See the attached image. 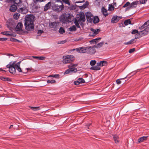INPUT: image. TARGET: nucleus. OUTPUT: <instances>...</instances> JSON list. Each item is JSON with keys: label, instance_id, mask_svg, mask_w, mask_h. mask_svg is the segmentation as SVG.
Returning <instances> with one entry per match:
<instances>
[{"label": "nucleus", "instance_id": "f257e3e1", "mask_svg": "<svg viewBox=\"0 0 149 149\" xmlns=\"http://www.w3.org/2000/svg\"><path fill=\"white\" fill-rule=\"evenodd\" d=\"M35 17L32 15H28L26 16L24 25L26 30L29 31H32L34 27V22L35 20Z\"/></svg>", "mask_w": 149, "mask_h": 149}, {"label": "nucleus", "instance_id": "f03ea898", "mask_svg": "<svg viewBox=\"0 0 149 149\" xmlns=\"http://www.w3.org/2000/svg\"><path fill=\"white\" fill-rule=\"evenodd\" d=\"M14 63H13L12 62H10L9 63L6 65V67L9 68V72L13 74L15 73L16 69L19 72H22L21 68H19L17 65L15 66Z\"/></svg>", "mask_w": 149, "mask_h": 149}, {"label": "nucleus", "instance_id": "7ed1b4c3", "mask_svg": "<svg viewBox=\"0 0 149 149\" xmlns=\"http://www.w3.org/2000/svg\"><path fill=\"white\" fill-rule=\"evenodd\" d=\"M74 60V57L73 55H68L64 56L63 57V63L66 64L70 63Z\"/></svg>", "mask_w": 149, "mask_h": 149}, {"label": "nucleus", "instance_id": "20e7f679", "mask_svg": "<svg viewBox=\"0 0 149 149\" xmlns=\"http://www.w3.org/2000/svg\"><path fill=\"white\" fill-rule=\"evenodd\" d=\"M59 4H53L52 6V8L53 10L57 12H59L63 10L64 6L63 5L62 2L59 1Z\"/></svg>", "mask_w": 149, "mask_h": 149}, {"label": "nucleus", "instance_id": "39448f33", "mask_svg": "<svg viewBox=\"0 0 149 149\" xmlns=\"http://www.w3.org/2000/svg\"><path fill=\"white\" fill-rule=\"evenodd\" d=\"M72 17L68 13H65L63 15V19L64 22H70L72 19Z\"/></svg>", "mask_w": 149, "mask_h": 149}, {"label": "nucleus", "instance_id": "423d86ee", "mask_svg": "<svg viewBox=\"0 0 149 149\" xmlns=\"http://www.w3.org/2000/svg\"><path fill=\"white\" fill-rule=\"evenodd\" d=\"M86 53L90 54H93L96 52L95 47H93L88 46L87 48Z\"/></svg>", "mask_w": 149, "mask_h": 149}, {"label": "nucleus", "instance_id": "0eeeda50", "mask_svg": "<svg viewBox=\"0 0 149 149\" xmlns=\"http://www.w3.org/2000/svg\"><path fill=\"white\" fill-rule=\"evenodd\" d=\"M87 47H80L73 49V50H76L77 52L80 53H86Z\"/></svg>", "mask_w": 149, "mask_h": 149}, {"label": "nucleus", "instance_id": "6e6552de", "mask_svg": "<svg viewBox=\"0 0 149 149\" xmlns=\"http://www.w3.org/2000/svg\"><path fill=\"white\" fill-rule=\"evenodd\" d=\"M149 33V27H147L143 31L139 32L140 37H142L148 34Z\"/></svg>", "mask_w": 149, "mask_h": 149}, {"label": "nucleus", "instance_id": "1a4fd4ad", "mask_svg": "<svg viewBox=\"0 0 149 149\" xmlns=\"http://www.w3.org/2000/svg\"><path fill=\"white\" fill-rule=\"evenodd\" d=\"M91 32L90 33V35L92 36H95L98 34L100 31V29H95L93 28H91Z\"/></svg>", "mask_w": 149, "mask_h": 149}, {"label": "nucleus", "instance_id": "9d476101", "mask_svg": "<svg viewBox=\"0 0 149 149\" xmlns=\"http://www.w3.org/2000/svg\"><path fill=\"white\" fill-rule=\"evenodd\" d=\"M122 18L120 16H113L111 19V22L113 23H116Z\"/></svg>", "mask_w": 149, "mask_h": 149}, {"label": "nucleus", "instance_id": "9b49d317", "mask_svg": "<svg viewBox=\"0 0 149 149\" xmlns=\"http://www.w3.org/2000/svg\"><path fill=\"white\" fill-rule=\"evenodd\" d=\"M58 22H54L49 23V26L51 28H53L54 30H56V28L58 26Z\"/></svg>", "mask_w": 149, "mask_h": 149}, {"label": "nucleus", "instance_id": "f8f14e48", "mask_svg": "<svg viewBox=\"0 0 149 149\" xmlns=\"http://www.w3.org/2000/svg\"><path fill=\"white\" fill-rule=\"evenodd\" d=\"M23 25L21 23H18L15 28V30L17 31H19L22 30Z\"/></svg>", "mask_w": 149, "mask_h": 149}, {"label": "nucleus", "instance_id": "ddd939ff", "mask_svg": "<svg viewBox=\"0 0 149 149\" xmlns=\"http://www.w3.org/2000/svg\"><path fill=\"white\" fill-rule=\"evenodd\" d=\"M86 19L84 13H81L80 14V17L78 21L79 22L80 21H81L82 22H84L85 21Z\"/></svg>", "mask_w": 149, "mask_h": 149}, {"label": "nucleus", "instance_id": "4468645a", "mask_svg": "<svg viewBox=\"0 0 149 149\" xmlns=\"http://www.w3.org/2000/svg\"><path fill=\"white\" fill-rule=\"evenodd\" d=\"M97 65L100 66H106L107 65V62L106 61H102L97 63Z\"/></svg>", "mask_w": 149, "mask_h": 149}, {"label": "nucleus", "instance_id": "2eb2a0df", "mask_svg": "<svg viewBox=\"0 0 149 149\" xmlns=\"http://www.w3.org/2000/svg\"><path fill=\"white\" fill-rule=\"evenodd\" d=\"M1 33L2 34L6 36H13V37H15L16 36V34H13V33H10V32L8 31H5L1 32Z\"/></svg>", "mask_w": 149, "mask_h": 149}, {"label": "nucleus", "instance_id": "dca6fc26", "mask_svg": "<svg viewBox=\"0 0 149 149\" xmlns=\"http://www.w3.org/2000/svg\"><path fill=\"white\" fill-rule=\"evenodd\" d=\"M17 8V5L15 4H14L10 6V10L11 12H14L16 10Z\"/></svg>", "mask_w": 149, "mask_h": 149}, {"label": "nucleus", "instance_id": "f3484780", "mask_svg": "<svg viewBox=\"0 0 149 149\" xmlns=\"http://www.w3.org/2000/svg\"><path fill=\"white\" fill-rule=\"evenodd\" d=\"M51 6V2H49L44 7V11H46L48 10L50 8Z\"/></svg>", "mask_w": 149, "mask_h": 149}, {"label": "nucleus", "instance_id": "a211bd4d", "mask_svg": "<svg viewBox=\"0 0 149 149\" xmlns=\"http://www.w3.org/2000/svg\"><path fill=\"white\" fill-rule=\"evenodd\" d=\"M148 137L143 136L140 138L138 140V142L140 143L146 141Z\"/></svg>", "mask_w": 149, "mask_h": 149}, {"label": "nucleus", "instance_id": "6ab92c4d", "mask_svg": "<svg viewBox=\"0 0 149 149\" xmlns=\"http://www.w3.org/2000/svg\"><path fill=\"white\" fill-rule=\"evenodd\" d=\"M19 11L22 13H25L27 12V10L24 7L21 8L19 9Z\"/></svg>", "mask_w": 149, "mask_h": 149}, {"label": "nucleus", "instance_id": "aec40b11", "mask_svg": "<svg viewBox=\"0 0 149 149\" xmlns=\"http://www.w3.org/2000/svg\"><path fill=\"white\" fill-rule=\"evenodd\" d=\"M136 41V40L135 39H132L129 42H125L124 44L125 45L132 44L135 43Z\"/></svg>", "mask_w": 149, "mask_h": 149}, {"label": "nucleus", "instance_id": "412c9836", "mask_svg": "<svg viewBox=\"0 0 149 149\" xmlns=\"http://www.w3.org/2000/svg\"><path fill=\"white\" fill-rule=\"evenodd\" d=\"M113 136L114 140L115 142L116 143H118L119 141L118 136L117 135L115 134L113 135Z\"/></svg>", "mask_w": 149, "mask_h": 149}, {"label": "nucleus", "instance_id": "4be33fe9", "mask_svg": "<svg viewBox=\"0 0 149 149\" xmlns=\"http://www.w3.org/2000/svg\"><path fill=\"white\" fill-rule=\"evenodd\" d=\"M104 43V42H101L97 45H95L94 46L95 48H100L103 45Z\"/></svg>", "mask_w": 149, "mask_h": 149}, {"label": "nucleus", "instance_id": "5701e85b", "mask_svg": "<svg viewBox=\"0 0 149 149\" xmlns=\"http://www.w3.org/2000/svg\"><path fill=\"white\" fill-rule=\"evenodd\" d=\"M107 10L104 7L102 8V12L103 14L105 16H106L108 15L107 13Z\"/></svg>", "mask_w": 149, "mask_h": 149}, {"label": "nucleus", "instance_id": "b1692460", "mask_svg": "<svg viewBox=\"0 0 149 149\" xmlns=\"http://www.w3.org/2000/svg\"><path fill=\"white\" fill-rule=\"evenodd\" d=\"M90 69L93 70H99L100 69V68L99 66H98L96 64V65L91 67L90 68Z\"/></svg>", "mask_w": 149, "mask_h": 149}, {"label": "nucleus", "instance_id": "393cba45", "mask_svg": "<svg viewBox=\"0 0 149 149\" xmlns=\"http://www.w3.org/2000/svg\"><path fill=\"white\" fill-rule=\"evenodd\" d=\"M137 4V1H135L132 3L130 4V6L128 7L129 9L134 8V6L136 5Z\"/></svg>", "mask_w": 149, "mask_h": 149}, {"label": "nucleus", "instance_id": "a878e982", "mask_svg": "<svg viewBox=\"0 0 149 149\" xmlns=\"http://www.w3.org/2000/svg\"><path fill=\"white\" fill-rule=\"evenodd\" d=\"M99 21V19L98 17L96 16L94 17L93 22L94 23H97Z\"/></svg>", "mask_w": 149, "mask_h": 149}, {"label": "nucleus", "instance_id": "bb28decb", "mask_svg": "<svg viewBox=\"0 0 149 149\" xmlns=\"http://www.w3.org/2000/svg\"><path fill=\"white\" fill-rule=\"evenodd\" d=\"M124 24L125 26L127 25L128 24H132L130 19L126 20L124 22Z\"/></svg>", "mask_w": 149, "mask_h": 149}, {"label": "nucleus", "instance_id": "cd10ccee", "mask_svg": "<svg viewBox=\"0 0 149 149\" xmlns=\"http://www.w3.org/2000/svg\"><path fill=\"white\" fill-rule=\"evenodd\" d=\"M101 39V38H98L93 39L90 41V42L91 43H96L97 42H98V40H100Z\"/></svg>", "mask_w": 149, "mask_h": 149}, {"label": "nucleus", "instance_id": "c85d7f7f", "mask_svg": "<svg viewBox=\"0 0 149 149\" xmlns=\"http://www.w3.org/2000/svg\"><path fill=\"white\" fill-rule=\"evenodd\" d=\"M94 17L92 15L91 16L87 18V19L88 22H93V18Z\"/></svg>", "mask_w": 149, "mask_h": 149}, {"label": "nucleus", "instance_id": "c756f323", "mask_svg": "<svg viewBox=\"0 0 149 149\" xmlns=\"http://www.w3.org/2000/svg\"><path fill=\"white\" fill-rule=\"evenodd\" d=\"M70 70L71 72H76L77 71V69L76 68L74 67H69Z\"/></svg>", "mask_w": 149, "mask_h": 149}, {"label": "nucleus", "instance_id": "7c9ffc66", "mask_svg": "<svg viewBox=\"0 0 149 149\" xmlns=\"http://www.w3.org/2000/svg\"><path fill=\"white\" fill-rule=\"evenodd\" d=\"M20 15V14L18 13L14 14L13 15L14 18L15 19H17L19 18Z\"/></svg>", "mask_w": 149, "mask_h": 149}, {"label": "nucleus", "instance_id": "2f4dec72", "mask_svg": "<svg viewBox=\"0 0 149 149\" xmlns=\"http://www.w3.org/2000/svg\"><path fill=\"white\" fill-rule=\"evenodd\" d=\"M69 30L70 31H75L76 30V28L75 26H73L69 28Z\"/></svg>", "mask_w": 149, "mask_h": 149}, {"label": "nucleus", "instance_id": "473e14b6", "mask_svg": "<svg viewBox=\"0 0 149 149\" xmlns=\"http://www.w3.org/2000/svg\"><path fill=\"white\" fill-rule=\"evenodd\" d=\"M0 79L1 80L5 81H8L10 80V79L8 78H5L2 77H0Z\"/></svg>", "mask_w": 149, "mask_h": 149}, {"label": "nucleus", "instance_id": "72a5a7b5", "mask_svg": "<svg viewBox=\"0 0 149 149\" xmlns=\"http://www.w3.org/2000/svg\"><path fill=\"white\" fill-rule=\"evenodd\" d=\"M30 108L34 111H36L39 109V107H30Z\"/></svg>", "mask_w": 149, "mask_h": 149}, {"label": "nucleus", "instance_id": "f704fd0d", "mask_svg": "<svg viewBox=\"0 0 149 149\" xmlns=\"http://www.w3.org/2000/svg\"><path fill=\"white\" fill-rule=\"evenodd\" d=\"M88 4H85L83 5V6H80V8L81 9H84L85 8L87 7Z\"/></svg>", "mask_w": 149, "mask_h": 149}, {"label": "nucleus", "instance_id": "c9c22d12", "mask_svg": "<svg viewBox=\"0 0 149 149\" xmlns=\"http://www.w3.org/2000/svg\"><path fill=\"white\" fill-rule=\"evenodd\" d=\"M59 31L60 33L63 34L65 32V30L63 28L61 27L59 30Z\"/></svg>", "mask_w": 149, "mask_h": 149}, {"label": "nucleus", "instance_id": "e433bc0d", "mask_svg": "<svg viewBox=\"0 0 149 149\" xmlns=\"http://www.w3.org/2000/svg\"><path fill=\"white\" fill-rule=\"evenodd\" d=\"M96 63V61L95 60H92L90 62V64L91 66L94 65Z\"/></svg>", "mask_w": 149, "mask_h": 149}, {"label": "nucleus", "instance_id": "4c0bfd02", "mask_svg": "<svg viewBox=\"0 0 149 149\" xmlns=\"http://www.w3.org/2000/svg\"><path fill=\"white\" fill-rule=\"evenodd\" d=\"M47 82L48 83H51V84H54L56 83V81L54 80H48L47 81Z\"/></svg>", "mask_w": 149, "mask_h": 149}, {"label": "nucleus", "instance_id": "58836bf2", "mask_svg": "<svg viewBox=\"0 0 149 149\" xmlns=\"http://www.w3.org/2000/svg\"><path fill=\"white\" fill-rule=\"evenodd\" d=\"M20 63H21L20 62H19L16 64L15 63L16 62L14 61L13 62H12V63H14V65L15 66H16V65H17V66H18V67H19V68H21L20 67Z\"/></svg>", "mask_w": 149, "mask_h": 149}, {"label": "nucleus", "instance_id": "ea45409f", "mask_svg": "<svg viewBox=\"0 0 149 149\" xmlns=\"http://www.w3.org/2000/svg\"><path fill=\"white\" fill-rule=\"evenodd\" d=\"M78 80L80 84L84 83L85 82L84 80L82 78H79Z\"/></svg>", "mask_w": 149, "mask_h": 149}, {"label": "nucleus", "instance_id": "a19ab883", "mask_svg": "<svg viewBox=\"0 0 149 149\" xmlns=\"http://www.w3.org/2000/svg\"><path fill=\"white\" fill-rule=\"evenodd\" d=\"M13 1L15 3L14 4H16V5H17L20 2L21 0H14Z\"/></svg>", "mask_w": 149, "mask_h": 149}, {"label": "nucleus", "instance_id": "79ce46f5", "mask_svg": "<svg viewBox=\"0 0 149 149\" xmlns=\"http://www.w3.org/2000/svg\"><path fill=\"white\" fill-rule=\"evenodd\" d=\"M10 40L11 41L13 42H19L20 41L18 40H17L16 39L13 38H10Z\"/></svg>", "mask_w": 149, "mask_h": 149}, {"label": "nucleus", "instance_id": "37998d69", "mask_svg": "<svg viewBox=\"0 0 149 149\" xmlns=\"http://www.w3.org/2000/svg\"><path fill=\"white\" fill-rule=\"evenodd\" d=\"M92 15L91 13L90 12H87V13L86 14V18L87 19V18L91 16Z\"/></svg>", "mask_w": 149, "mask_h": 149}, {"label": "nucleus", "instance_id": "c03bdc74", "mask_svg": "<svg viewBox=\"0 0 149 149\" xmlns=\"http://www.w3.org/2000/svg\"><path fill=\"white\" fill-rule=\"evenodd\" d=\"M132 34H135L136 33H138V31L136 29L133 30L132 32Z\"/></svg>", "mask_w": 149, "mask_h": 149}, {"label": "nucleus", "instance_id": "a18cd8bd", "mask_svg": "<svg viewBox=\"0 0 149 149\" xmlns=\"http://www.w3.org/2000/svg\"><path fill=\"white\" fill-rule=\"evenodd\" d=\"M109 6H110L109 8V10L111 11L113 10L114 9V7L111 5H109Z\"/></svg>", "mask_w": 149, "mask_h": 149}, {"label": "nucleus", "instance_id": "49530a36", "mask_svg": "<svg viewBox=\"0 0 149 149\" xmlns=\"http://www.w3.org/2000/svg\"><path fill=\"white\" fill-rule=\"evenodd\" d=\"M62 1L64 2L65 3L70 5V3L69 1V0H62Z\"/></svg>", "mask_w": 149, "mask_h": 149}, {"label": "nucleus", "instance_id": "de8ad7c7", "mask_svg": "<svg viewBox=\"0 0 149 149\" xmlns=\"http://www.w3.org/2000/svg\"><path fill=\"white\" fill-rule=\"evenodd\" d=\"M140 36H139V33H138L136 34L135 36V40L139 38H140L141 37H139Z\"/></svg>", "mask_w": 149, "mask_h": 149}, {"label": "nucleus", "instance_id": "09e8293b", "mask_svg": "<svg viewBox=\"0 0 149 149\" xmlns=\"http://www.w3.org/2000/svg\"><path fill=\"white\" fill-rule=\"evenodd\" d=\"M45 56H39L38 60H43L45 59Z\"/></svg>", "mask_w": 149, "mask_h": 149}, {"label": "nucleus", "instance_id": "8fccbe9b", "mask_svg": "<svg viewBox=\"0 0 149 149\" xmlns=\"http://www.w3.org/2000/svg\"><path fill=\"white\" fill-rule=\"evenodd\" d=\"M130 5V3L129 2H127L123 6V8H125L128 6Z\"/></svg>", "mask_w": 149, "mask_h": 149}, {"label": "nucleus", "instance_id": "3c124183", "mask_svg": "<svg viewBox=\"0 0 149 149\" xmlns=\"http://www.w3.org/2000/svg\"><path fill=\"white\" fill-rule=\"evenodd\" d=\"M59 75L58 74H56L54 75H51L49 76V77H59Z\"/></svg>", "mask_w": 149, "mask_h": 149}, {"label": "nucleus", "instance_id": "603ef678", "mask_svg": "<svg viewBox=\"0 0 149 149\" xmlns=\"http://www.w3.org/2000/svg\"><path fill=\"white\" fill-rule=\"evenodd\" d=\"M77 64H71L68 67H76L77 66Z\"/></svg>", "mask_w": 149, "mask_h": 149}, {"label": "nucleus", "instance_id": "864d4df0", "mask_svg": "<svg viewBox=\"0 0 149 149\" xmlns=\"http://www.w3.org/2000/svg\"><path fill=\"white\" fill-rule=\"evenodd\" d=\"M135 48H132L129 50V52L130 53H132L134 52L135 51Z\"/></svg>", "mask_w": 149, "mask_h": 149}, {"label": "nucleus", "instance_id": "5fc2aeb1", "mask_svg": "<svg viewBox=\"0 0 149 149\" xmlns=\"http://www.w3.org/2000/svg\"><path fill=\"white\" fill-rule=\"evenodd\" d=\"M79 22L78 21L77 22V21H75L74 22L75 25L78 28H79L80 27L79 25Z\"/></svg>", "mask_w": 149, "mask_h": 149}, {"label": "nucleus", "instance_id": "6e6d98bb", "mask_svg": "<svg viewBox=\"0 0 149 149\" xmlns=\"http://www.w3.org/2000/svg\"><path fill=\"white\" fill-rule=\"evenodd\" d=\"M66 41L65 40H63V41H60L58 42V44H64L66 42Z\"/></svg>", "mask_w": 149, "mask_h": 149}, {"label": "nucleus", "instance_id": "4d7b16f0", "mask_svg": "<svg viewBox=\"0 0 149 149\" xmlns=\"http://www.w3.org/2000/svg\"><path fill=\"white\" fill-rule=\"evenodd\" d=\"M70 72H70V69L69 68V69H68L67 70L65 71V72L64 74H68V73H70Z\"/></svg>", "mask_w": 149, "mask_h": 149}, {"label": "nucleus", "instance_id": "13d9d810", "mask_svg": "<svg viewBox=\"0 0 149 149\" xmlns=\"http://www.w3.org/2000/svg\"><path fill=\"white\" fill-rule=\"evenodd\" d=\"M146 26L144 25V24L143 25L140 27L139 28L141 30L145 28V27L146 28Z\"/></svg>", "mask_w": 149, "mask_h": 149}, {"label": "nucleus", "instance_id": "bf43d9fd", "mask_svg": "<svg viewBox=\"0 0 149 149\" xmlns=\"http://www.w3.org/2000/svg\"><path fill=\"white\" fill-rule=\"evenodd\" d=\"M43 33V31L41 30H39L38 32V35H40L41 34Z\"/></svg>", "mask_w": 149, "mask_h": 149}, {"label": "nucleus", "instance_id": "052dcab7", "mask_svg": "<svg viewBox=\"0 0 149 149\" xmlns=\"http://www.w3.org/2000/svg\"><path fill=\"white\" fill-rule=\"evenodd\" d=\"M144 25L146 26L147 27V26L149 25V20L147 22H145L144 23Z\"/></svg>", "mask_w": 149, "mask_h": 149}, {"label": "nucleus", "instance_id": "680f3d73", "mask_svg": "<svg viewBox=\"0 0 149 149\" xmlns=\"http://www.w3.org/2000/svg\"><path fill=\"white\" fill-rule=\"evenodd\" d=\"M140 70V69H138L137 70H136V71H134L131 72V74H132V73H134V74H135L137 72H139V71Z\"/></svg>", "mask_w": 149, "mask_h": 149}, {"label": "nucleus", "instance_id": "e2e57ef3", "mask_svg": "<svg viewBox=\"0 0 149 149\" xmlns=\"http://www.w3.org/2000/svg\"><path fill=\"white\" fill-rule=\"evenodd\" d=\"M84 0H79L75 2V3H81L84 2Z\"/></svg>", "mask_w": 149, "mask_h": 149}, {"label": "nucleus", "instance_id": "0e129e2a", "mask_svg": "<svg viewBox=\"0 0 149 149\" xmlns=\"http://www.w3.org/2000/svg\"><path fill=\"white\" fill-rule=\"evenodd\" d=\"M80 83L79 82V81L78 80L77 81H76L74 82V84L76 85H79Z\"/></svg>", "mask_w": 149, "mask_h": 149}, {"label": "nucleus", "instance_id": "69168bd1", "mask_svg": "<svg viewBox=\"0 0 149 149\" xmlns=\"http://www.w3.org/2000/svg\"><path fill=\"white\" fill-rule=\"evenodd\" d=\"M116 82L118 84H120L121 83V81L120 79H118L116 80Z\"/></svg>", "mask_w": 149, "mask_h": 149}, {"label": "nucleus", "instance_id": "338daca9", "mask_svg": "<svg viewBox=\"0 0 149 149\" xmlns=\"http://www.w3.org/2000/svg\"><path fill=\"white\" fill-rule=\"evenodd\" d=\"M7 39V38H0V41H4L6 40Z\"/></svg>", "mask_w": 149, "mask_h": 149}, {"label": "nucleus", "instance_id": "774afa93", "mask_svg": "<svg viewBox=\"0 0 149 149\" xmlns=\"http://www.w3.org/2000/svg\"><path fill=\"white\" fill-rule=\"evenodd\" d=\"M147 0H142L140 1V3L141 4H144L146 3V2Z\"/></svg>", "mask_w": 149, "mask_h": 149}]
</instances>
